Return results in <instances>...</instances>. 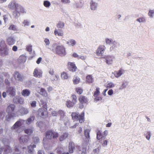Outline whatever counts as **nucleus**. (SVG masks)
<instances>
[{
	"label": "nucleus",
	"instance_id": "nucleus-1",
	"mask_svg": "<svg viewBox=\"0 0 154 154\" xmlns=\"http://www.w3.org/2000/svg\"><path fill=\"white\" fill-rule=\"evenodd\" d=\"M35 116H32L29 118L26 121L20 119L17 121L14 125L11 127L12 130H16L18 129L20 126L23 124H26L29 125L34 120Z\"/></svg>",
	"mask_w": 154,
	"mask_h": 154
},
{
	"label": "nucleus",
	"instance_id": "nucleus-2",
	"mask_svg": "<svg viewBox=\"0 0 154 154\" xmlns=\"http://www.w3.org/2000/svg\"><path fill=\"white\" fill-rule=\"evenodd\" d=\"M26 13V11L21 5L18 4L16 6L15 11L13 12V15L16 18L19 17L20 14H25Z\"/></svg>",
	"mask_w": 154,
	"mask_h": 154
},
{
	"label": "nucleus",
	"instance_id": "nucleus-3",
	"mask_svg": "<svg viewBox=\"0 0 154 154\" xmlns=\"http://www.w3.org/2000/svg\"><path fill=\"white\" fill-rule=\"evenodd\" d=\"M15 108V106L13 104H11L8 106L6 109V112L8 115L6 117L7 121H9L11 117L16 116V114L13 112Z\"/></svg>",
	"mask_w": 154,
	"mask_h": 154
},
{
	"label": "nucleus",
	"instance_id": "nucleus-4",
	"mask_svg": "<svg viewBox=\"0 0 154 154\" xmlns=\"http://www.w3.org/2000/svg\"><path fill=\"white\" fill-rule=\"evenodd\" d=\"M52 47L56 48V52L57 54L61 56H63L66 54V51L64 47L62 45H58L57 46V44L54 43L52 45Z\"/></svg>",
	"mask_w": 154,
	"mask_h": 154
},
{
	"label": "nucleus",
	"instance_id": "nucleus-5",
	"mask_svg": "<svg viewBox=\"0 0 154 154\" xmlns=\"http://www.w3.org/2000/svg\"><path fill=\"white\" fill-rule=\"evenodd\" d=\"M3 40L0 42V54L4 56L7 55L8 54L9 49Z\"/></svg>",
	"mask_w": 154,
	"mask_h": 154
},
{
	"label": "nucleus",
	"instance_id": "nucleus-6",
	"mask_svg": "<svg viewBox=\"0 0 154 154\" xmlns=\"http://www.w3.org/2000/svg\"><path fill=\"white\" fill-rule=\"evenodd\" d=\"M105 42L106 45L110 46V51H112L117 48V42L114 39L106 38H105Z\"/></svg>",
	"mask_w": 154,
	"mask_h": 154
},
{
	"label": "nucleus",
	"instance_id": "nucleus-7",
	"mask_svg": "<svg viewBox=\"0 0 154 154\" xmlns=\"http://www.w3.org/2000/svg\"><path fill=\"white\" fill-rule=\"evenodd\" d=\"M84 112H82L80 115H79L77 112H73L71 115L73 119L79 120L80 123H82L84 122Z\"/></svg>",
	"mask_w": 154,
	"mask_h": 154
},
{
	"label": "nucleus",
	"instance_id": "nucleus-8",
	"mask_svg": "<svg viewBox=\"0 0 154 154\" xmlns=\"http://www.w3.org/2000/svg\"><path fill=\"white\" fill-rule=\"evenodd\" d=\"M106 47L104 45H100L97 47L95 51L96 55L98 57H102L106 50Z\"/></svg>",
	"mask_w": 154,
	"mask_h": 154
},
{
	"label": "nucleus",
	"instance_id": "nucleus-9",
	"mask_svg": "<svg viewBox=\"0 0 154 154\" xmlns=\"http://www.w3.org/2000/svg\"><path fill=\"white\" fill-rule=\"evenodd\" d=\"M43 108H39L38 109V114L43 118H46L47 116V106L45 104L42 106Z\"/></svg>",
	"mask_w": 154,
	"mask_h": 154
},
{
	"label": "nucleus",
	"instance_id": "nucleus-10",
	"mask_svg": "<svg viewBox=\"0 0 154 154\" xmlns=\"http://www.w3.org/2000/svg\"><path fill=\"white\" fill-rule=\"evenodd\" d=\"M103 58L105 59V62L107 64L110 65L112 64L114 58L113 56L109 55H106Z\"/></svg>",
	"mask_w": 154,
	"mask_h": 154
},
{
	"label": "nucleus",
	"instance_id": "nucleus-11",
	"mask_svg": "<svg viewBox=\"0 0 154 154\" xmlns=\"http://www.w3.org/2000/svg\"><path fill=\"white\" fill-rule=\"evenodd\" d=\"M59 115L60 116V120L64 122L65 125H66V123L69 121L68 118L66 117L65 115L64 112L61 110H59Z\"/></svg>",
	"mask_w": 154,
	"mask_h": 154
},
{
	"label": "nucleus",
	"instance_id": "nucleus-12",
	"mask_svg": "<svg viewBox=\"0 0 154 154\" xmlns=\"http://www.w3.org/2000/svg\"><path fill=\"white\" fill-rule=\"evenodd\" d=\"M33 74L34 77L40 78L42 77V72L39 69L35 68L34 70Z\"/></svg>",
	"mask_w": 154,
	"mask_h": 154
},
{
	"label": "nucleus",
	"instance_id": "nucleus-13",
	"mask_svg": "<svg viewBox=\"0 0 154 154\" xmlns=\"http://www.w3.org/2000/svg\"><path fill=\"white\" fill-rule=\"evenodd\" d=\"M79 100L80 103L87 104L88 103L89 99L85 96L80 95L79 98Z\"/></svg>",
	"mask_w": 154,
	"mask_h": 154
},
{
	"label": "nucleus",
	"instance_id": "nucleus-14",
	"mask_svg": "<svg viewBox=\"0 0 154 154\" xmlns=\"http://www.w3.org/2000/svg\"><path fill=\"white\" fill-rule=\"evenodd\" d=\"M7 93L10 97L14 96L16 94L15 88L13 87H10L8 89Z\"/></svg>",
	"mask_w": 154,
	"mask_h": 154
},
{
	"label": "nucleus",
	"instance_id": "nucleus-15",
	"mask_svg": "<svg viewBox=\"0 0 154 154\" xmlns=\"http://www.w3.org/2000/svg\"><path fill=\"white\" fill-rule=\"evenodd\" d=\"M68 65L69 70L73 72L76 71L77 68L74 63L69 62Z\"/></svg>",
	"mask_w": 154,
	"mask_h": 154
},
{
	"label": "nucleus",
	"instance_id": "nucleus-16",
	"mask_svg": "<svg viewBox=\"0 0 154 154\" xmlns=\"http://www.w3.org/2000/svg\"><path fill=\"white\" fill-rule=\"evenodd\" d=\"M15 39L12 36H10L8 37L6 39L7 44L9 45H14L15 43Z\"/></svg>",
	"mask_w": 154,
	"mask_h": 154
},
{
	"label": "nucleus",
	"instance_id": "nucleus-17",
	"mask_svg": "<svg viewBox=\"0 0 154 154\" xmlns=\"http://www.w3.org/2000/svg\"><path fill=\"white\" fill-rule=\"evenodd\" d=\"M124 71L122 69H120L118 71H114L112 73L115 77L118 78L120 77L124 73Z\"/></svg>",
	"mask_w": 154,
	"mask_h": 154
},
{
	"label": "nucleus",
	"instance_id": "nucleus-18",
	"mask_svg": "<svg viewBox=\"0 0 154 154\" xmlns=\"http://www.w3.org/2000/svg\"><path fill=\"white\" fill-rule=\"evenodd\" d=\"M90 8L91 10L95 11L97 10V7L98 4L96 2L91 1L90 2Z\"/></svg>",
	"mask_w": 154,
	"mask_h": 154
},
{
	"label": "nucleus",
	"instance_id": "nucleus-19",
	"mask_svg": "<svg viewBox=\"0 0 154 154\" xmlns=\"http://www.w3.org/2000/svg\"><path fill=\"white\" fill-rule=\"evenodd\" d=\"M19 112L22 115H26L29 112V110L27 108L23 107H21L19 110Z\"/></svg>",
	"mask_w": 154,
	"mask_h": 154
},
{
	"label": "nucleus",
	"instance_id": "nucleus-20",
	"mask_svg": "<svg viewBox=\"0 0 154 154\" xmlns=\"http://www.w3.org/2000/svg\"><path fill=\"white\" fill-rule=\"evenodd\" d=\"M15 79L19 81H22L23 80V78L18 72H15L14 75Z\"/></svg>",
	"mask_w": 154,
	"mask_h": 154
},
{
	"label": "nucleus",
	"instance_id": "nucleus-21",
	"mask_svg": "<svg viewBox=\"0 0 154 154\" xmlns=\"http://www.w3.org/2000/svg\"><path fill=\"white\" fill-rule=\"evenodd\" d=\"M31 93V91L29 90L25 89L23 90L21 92L22 95L24 97L29 96Z\"/></svg>",
	"mask_w": 154,
	"mask_h": 154
},
{
	"label": "nucleus",
	"instance_id": "nucleus-22",
	"mask_svg": "<svg viewBox=\"0 0 154 154\" xmlns=\"http://www.w3.org/2000/svg\"><path fill=\"white\" fill-rule=\"evenodd\" d=\"M54 33L55 35H57L59 36H62L63 35V31L60 29H55L54 31Z\"/></svg>",
	"mask_w": 154,
	"mask_h": 154
},
{
	"label": "nucleus",
	"instance_id": "nucleus-23",
	"mask_svg": "<svg viewBox=\"0 0 154 154\" xmlns=\"http://www.w3.org/2000/svg\"><path fill=\"white\" fill-rule=\"evenodd\" d=\"M88 142H84L83 143L82 147V154H86V153L87 146Z\"/></svg>",
	"mask_w": 154,
	"mask_h": 154
},
{
	"label": "nucleus",
	"instance_id": "nucleus-24",
	"mask_svg": "<svg viewBox=\"0 0 154 154\" xmlns=\"http://www.w3.org/2000/svg\"><path fill=\"white\" fill-rule=\"evenodd\" d=\"M66 44L69 46H73L76 45V42L74 39H70L66 42Z\"/></svg>",
	"mask_w": 154,
	"mask_h": 154
},
{
	"label": "nucleus",
	"instance_id": "nucleus-25",
	"mask_svg": "<svg viewBox=\"0 0 154 154\" xmlns=\"http://www.w3.org/2000/svg\"><path fill=\"white\" fill-rule=\"evenodd\" d=\"M18 4L15 3L13 1L11 2L8 5V7L11 9H13L15 8V9L16 8V6L18 5Z\"/></svg>",
	"mask_w": 154,
	"mask_h": 154
},
{
	"label": "nucleus",
	"instance_id": "nucleus-26",
	"mask_svg": "<svg viewBox=\"0 0 154 154\" xmlns=\"http://www.w3.org/2000/svg\"><path fill=\"white\" fill-rule=\"evenodd\" d=\"M19 141L20 143H26L28 141L27 137L26 136H22L20 138Z\"/></svg>",
	"mask_w": 154,
	"mask_h": 154
},
{
	"label": "nucleus",
	"instance_id": "nucleus-27",
	"mask_svg": "<svg viewBox=\"0 0 154 154\" xmlns=\"http://www.w3.org/2000/svg\"><path fill=\"white\" fill-rule=\"evenodd\" d=\"M26 60V58L24 55H21L20 56L18 59V61L20 63H24L25 62Z\"/></svg>",
	"mask_w": 154,
	"mask_h": 154
},
{
	"label": "nucleus",
	"instance_id": "nucleus-28",
	"mask_svg": "<svg viewBox=\"0 0 154 154\" xmlns=\"http://www.w3.org/2000/svg\"><path fill=\"white\" fill-rule=\"evenodd\" d=\"M53 132L48 131L46 134V137L47 139H51L53 137Z\"/></svg>",
	"mask_w": 154,
	"mask_h": 154
},
{
	"label": "nucleus",
	"instance_id": "nucleus-29",
	"mask_svg": "<svg viewBox=\"0 0 154 154\" xmlns=\"http://www.w3.org/2000/svg\"><path fill=\"white\" fill-rule=\"evenodd\" d=\"M39 93L41 95L44 97H47L48 96V94L46 91L43 88H41Z\"/></svg>",
	"mask_w": 154,
	"mask_h": 154
},
{
	"label": "nucleus",
	"instance_id": "nucleus-30",
	"mask_svg": "<svg viewBox=\"0 0 154 154\" xmlns=\"http://www.w3.org/2000/svg\"><path fill=\"white\" fill-rule=\"evenodd\" d=\"M74 144L72 142H70L69 143V151L70 153H72L73 152V149L74 148Z\"/></svg>",
	"mask_w": 154,
	"mask_h": 154
},
{
	"label": "nucleus",
	"instance_id": "nucleus-31",
	"mask_svg": "<svg viewBox=\"0 0 154 154\" xmlns=\"http://www.w3.org/2000/svg\"><path fill=\"white\" fill-rule=\"evenodd\" d=\"M43 5L46 8H49L51 6V2L48 0L44 1L43 2Z\"/></svg>",
	"mask_w": 154,
	"mask_h": 154
},
{
	"label": "nucleus",
	"instance_id": "nucleus-32",
	"mask_svg": "<svg viewBox=\"0 0 154 154\" xmlns=\"http://www.w3.org/2000/svg\"><path fill=\"white\" fill-rule=\"evenodd\" d=\"M90 132V129H86L84 131L85 135L86 138L87 139V141H89V140L90 138L89 134Z\"/></svg>",
	"mask_w": 154,
	"mask_h": 154
},
{
	"label": "nucleus",
	"instance_id": "nucleus-33",
	"mask_svg": "<svg viewBox=\"0 0 154 154\" xmlns=\"http://www.w3.org/2000/svg\"><path fill=\"white\" fill-rule=\"evenodd\" d=\"M68 136V134L67 133H64L60 137L59 139L60 141H62L65 139Z\"/></svg>",
	"mask_w": 154,
	"mask_h": 154
},
{
	"label": "nucleus",
	"instance_id": "nucleus-34",
	"mask_svg": "<svg viewBox=\"0 0 154 154\" xmlns=\"http://www.w3.org/2000/svg\"><path fill=\"white\" fill-rule=\"evenodd\" d=\"M93 81V79L91 75H89L86 77V82L87 83H91Z\"/></svg>",
	"mask_w": 154,
	"mask_h": 154
},
{
	"label": "nucleus",
	"instance_id": "nucleus-35",
	"mask_svg": "<svg viewBox=\"0 0 154 154\" xmlns=\"http://www.w3.org/2000/svg\"><path fill=\"white\" fill-rule=\"evenodd\" d=\"M74 104L72 101L70 100H67L66 103V106L68 108L73 107Z\"/></svg>",
	"mask_w": 154,
	"mask_h": 154
},
{
	"label": "nucleus",
	"instance_id": "nucleus-36",
	"mask_svg": "<svg viewBox=\"0 0 154 154\" xmlns=\"http://www.w3.org/2000/svg\"><path fill=\"white\" fill-rule=\"evenodd\" d=\"M73 81L74 84H77L80 82V79L77 76H75L73 79Z\"/></svg>",
	"mask_w": 154,
	"mask_h": 154
},
{
	"label": "nucleus",
	"instance_id": "nucleus-37",
	"mask_svg": "<svg viewBox=\"0 0 154 154\" xmlns=\"http://www.w3.org/2000/svg\"><path fill=\"white\" fill-rule=\"evenodd\" d=\"M23 26H29L30 25V22L27 19L24 20L22 22Z\"/></svg>",
	"mask_w": 154,
	"mask_h": 154
},
{
	"label": "nucleus",
	"instance_id": "nucleus-38",
	"mask_svg": "<svg viewBox=\"0 0 154 154\" xmlns=\"http://www.w3.org/2000/svg\"><path fill=\"white\" fill-rule=\"evenodd\" d=\"M58 78L59 76L57 75H54L50 77V79L52 82L57 81Z\"/></svg>",
	"mask_w": 154,
	"mask_h": 154
},
{
	"label": "nucleus",
	"instance_id": "nucleus-39",
	"mask_svg": "<svg viewBox=\"0 0 154 154\" xmlns=\"http://www.w3.org/2000/svg\"><path fill=\"white\" fill-rule=\"evenodd\" d=\"M61 78L63 79H66L68 78V76L67 73L65 72H63L61 74Z\"/></svg>",
	"mask_w": 154,
	"mask_h": 154
},
{
	"label": "nucleus",
	"instance_id": "nucleus-40",
	"mask_svg": "<svg viewBox=\"0 0 154 154\" xmlns=\"http://www.w3.org/2000/svg\"><path fill=\"white\" fill-rule=\"evenodd\" d=\"M100 88L97 87H96V91L94 92V96L97 97L99 96L100 94Z\"/></svg>",
	"mask_w": 154,
	"mask_h": 154
},
{
	"label": "nucleus",
	"instance_id": "nucleus-41",
	"mask_svg": "<svg viewBox=\"0 0 154 154\" xmlns=\"http://www.w3.org/2000/svg\"><path fill=\"white\" fill-rule=\"evenodd\" d=\"M36 147V145H33L32 146L30 145L28 146V152L31 153L32 152L33 148Z\"/></svg>",
	"mask_w": 154,
	"mask_h": 154
},
{
	"label": "nucleus",
	"instance_id": "nucleus-42",
	"mask_svg": "<svg viewBox=\"0 0 154 154\" xmlns=\"http://www.w3.org/2000/svg\"><path fill=\"white\" fill-rule=\"evenodd\" d=\"M115 86V85L112 82H108L106 86L107 88H114Z\"/></svg>",
	"mask_w": 154,
	"mask_h": 154
},
{
	"label": "nucleus",
	"instance_id": "nucleus-43",
	"mask_svg": "<svg viewBox=\"0 0 154 154\" xmlns=\"http://www.w3.org/2000/svg\"><path fill=\"white\" fill-rule=\"evenodd\" d=\"M148 16L151 18H152L154 16V9L150 10L148 13Z\"/></svg>",
	"mask_w": 154,
	"mask_h": 154
},
{
	"label": "nucleus",
	"instance_id": "nucleus-44",
	"mask_svg": "<svg viewBox=\"0 0 154 154\" xmlns=\"http://www.w3.org/2000/svg\"><path fill=\"white\" fill-rule=\"evenodd\" d=\"M71 98L72 99L71 101L73 103L75 104L77 101L76 96L75 95H73L71 96Z\"/></svg>",
	"mask_w": 154,
	"mask_h": 154
},
{
	"label": "nucleus",
	"instance_id": "nucleus-45",
	"mask_svg": "<svg viewBox=\"0 0 154 154\" xmlns=\"http://www.w3.org/2000/svg\"><path fill=\"white\" fill-rule=\"evenodd\" d=\"M32 46L31 45H28L26 46V50L31 53L32 51Z\"/></svg>",
	"mask_w": 154,
	"mask_h": 154
},
{
	"label": "nucleus",
	"instance_id": "nucleus-46",
	"mask_svg": "<svg viewBox=\"0 0 154 154\" xmlns=\"http://www.w3.org/2000/svg\"><path fill=\"white\" fill-rule=\"evenodd\" d=\"M75 91L76 92L79 94H81L83 92V89L80 87H77L76 88Z\"/></svg>",
	"mask_w": 154,
	"mask_h": 154
},
{
	"label": "nucleus",
	"instance_id": "nucleus-47",
	"mask_svg": "<svg viewBox=\"0 0 154 154\" xmlns=\"http://www.w3.org/2000/svg\"><path fill=\"white\" fill-rule=\"evenodd\" d=\"M25 132L28 134L30 135L33 132V130L32 129H27L24 130Z\"/></svg>",
	"mask_w": 154,
	"mask_h": 154
},
{
	"label": "nucleus",
	"instance_id": "nucleus-48",
	"mask_svg": "<svg viewBox=\"0 0 154 154\" xmlns=\"http://www.w3.org/2000/svg\"><path fill=\"white\" fill-rule=\"evenodd\" d=\"M64 26V23L63 22H59L57 24V27L60 28H62Z\"/></svg>",
	"mask_w": 154,
	"mask_h": 154
},
{
	"label": "nucleus",
	"instance_id": "nucleus-49",
	"mask_svg": "<svg viewBox=\"0 0 154 154\" xmlns=\"http://www.w3.org/2000/svg\"><path fill=\"white\" fill-rule=\"evenodd\" d=\"M11 151L10 147L9 146H5V153H7L8 152H10Z\"/></svg>",
	"mask_w": 154,
	"mask_h": 154
},
{
	"label": "nucleus",
	"instance_id": "nucleus-50",
	"mask_svg": "<svg viewBox=\"0 0 154 154\" xmlns=\"http://www.w3.org/2000/svg\"><path fill=\"white\" fill-rule=\"evenodd\" d=\"M136 20L140 23H143L146 21V19L145 18L142 17L137 19Z\"/></svg>",
	"mask_w": 154,
	"mask_h": 154
},
{
	"label": "nucleus",
	"instance_id": "nucleus-51",
	"mask_svg": "<svg viewBox=\"0 0 154 154\" xmlns=\"http://www.w3.org/2000/svg\"><path fill=\"white\" fill-rule=\"evenodd\" d=\"M44 42L46 46H49L50 43L49 39L48 38H45L44 40Z\"/></svg>",
	"mask_w": 154,
	"mask_h": 154
},
{
	"label": "nucleus",
	"instance_id": "nucleus-52",
	"mask_svg": "<svg viewBox=\"0 0 154 154\" xmlns=\"http://www.w3.org/2000/svg\"><path fill=\"white\" fill-rule=\"evenodd\" d=\"M74 6L75 7L77 8H81L82 6V3L81 2H77L75 4H74Z\"/></svg>",
	"mask_w": 154,
	"mask_h": 154
},
{
	"label": "nucleus",
	"instance_id": "nucleus-53",
	"mask_svg": "<svg viewBox=\"0 0 154 154\" xmlns=\"http://www.w3.org/2000/svg\"><path fill=\"white\" fill-rule=\"evenodd\" d=\"M102 137V136L101 135V132L100 131H98L97 132V138L98 139H100Z\"/></svg>",
	"mask_w": 154,
	"mask_h": 154
},
{
	"label": "nucleus",
	"instance_id": "nucleus-54",
	"mask_svg": "<svg viewBox=\"0 0 154 154\" xmlns=\"http://www.w3.org/2000/svg\"><path fill=\"white\" fill-rule=\"evenodd\" d=\"M151 137V133L149 131H147V134L146 136V138L148 140H149Z\"/></svg>",
	"mask_w": 154,
	"mask_h": 154
},
{
	"label": "nucleus",
	"instance_id": "nucleus-55",
	"mask_svg": "<svg viewBox=\"0 0 154 154\" xmlns=\"http://www.w3.org/2000/svg\"><path fill=\"white\" fill-rule=\"evenodd\" d=\"M18 100V103H20V104H23L24 103V100L21 97H18V99H17Z\"/></svg>",
	"mask_w": 154,
	"mask_h": 154
},
{
	"label": "nucleus",
	"instance_id": "nucleus-56",
	"mask_svg": "<svg viewBox=\"0 0 154 154\" xmlns=\"http://www.w3.org/2000/svg\"><path fill=\"white\" fill-rule=\"evenodd\" d=\"M48 73L51 76H53L54 74V71L53 68H50L48 70Z\"/></svg>",
	"mask_w": 154,
	"mask_h": 154
},
{
	"label": "nucleus",
	"instance_id": "nucleus-57",
	"mask_svg": "<svg viewBox=\"0 0 154 154\" xmlns=\"http://www.w3.org/2000/svg\"><path fill=\"white\" fill-rule=\"evenodd\" d=\"M62 3L65 4H68L70 3V0H61Z\"/></svg>",
	"mask_w": 154,
	"mask_h": 154
},
{
	"label": "nucleus",
	"instance_id": "nucleus-58",
	"mask_svg": "<svg viewBox=\"0 0 154 154\" xmlns=\"http://www.w3.org/2000/svg\"><path fill=\"white\" fill-rule=\"evenodd\" d=\"M59 111L57 112L54 111H53L51 113V114L53 116H57L59 115Z\"/></svg>",
	"mask_w": 154,
	"mask_h": 154
},
{
	"label": "nucleus",
	"instance_id": "nucleus-59",
	"mask_svg": "<svg viewBox=\"0 0 154 154\" xmlns=\"http://www.w3.org/2000/svg\"><path fill=\"white\" fill-rule=\"evenodd\" d=\"M8 29L9 30H15L16 29V27L14 25H12L10 26Z\"/></svg>",
	"mask_w": 154,
	"mask_h": 154
},
{
	"label": "nucleus",
	"instance_id": "nucleus-60",
	"mask_svg": "<svg viewBox=\"0 0 154 154\" xmlns=\"http://www.w3.org/2000/svg\"><path fill=\"white\" fill-rule=\"evenodd\" d=\"M20 152L17 148V146L15 147V152H14V154H20Z\"/></svg>",
	"mask_w": 154,
	"mask_h": 154
},
{
	"label": "nucleus",
	"instance_id": "nucleus-61",
	"mask_svg": "<svg viewBox=\"0 0 154 154\" xmlns=\"http://www.w3.org/2000/svg\"><path fill=\"white\" fill-rule=\"evenodd\" d=\"M72 56L75 57L77 58L78 59H79V55L77 53L75 52H73L72 53Z\"/></svg>",
	"mask_w": 154,
	"mask_h": 154
},
{
	"label": "nucleus",
	"instance_id": "nucleus-62",
	"mask_svg": "<svg viewBox=\"0 0 154 154\" xmlns=\"http://www.w3.org/2000/svg\"><path fill=\"white\" fill-rule=\"evenodd\" d=\"M39 139L38 137H36L33 138V142L35 143H37L39 142Z\"/></svg>",
	"mask_w": 154,
	"mask_h": 154
},
{
	"label": "nucleus",
	"instance_id": "nucleus-63",
	"mask_svg": "<svg viewBox=\"0 0 154 154\" xmlns=\"http://www.w3.org/2000/svg\"><path fill=\"white\" fill-rule=\"evenodd\" d=\"M127 85V83L126 82H123L121 86V89H122L125 88Z\"/></svg>",
	"mask_w": 154,
	"mask_h": 154
},
{
	"label": "nucleus",
	"instance_id": "nucleus-64",
	"mask_svg": "<svg viewBox=\"0 0 154 154\" xmlns=\"http://www.w3.org/2000/svg\"><path fill=\"white\" fill-rule=\"evenodd\" d=\"M58 134L56 132H53V138H56L58 137Z\"/></svg>",
	"mask_w": 154,
	"mask_h": 154
}]
</instances>
